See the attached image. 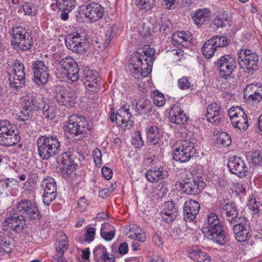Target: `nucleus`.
I'll list each match as a JSON object with an SVG mask.
<instances>
[{
    "label": "nucleus",
    "instance_id": "052dcab7",
    "mask_svg": "<svg viewBox=\"0 0 262 262\" xmlns=\"http://www.w3.org/2000/svg\"><path fill=\"white\" fill-rule=\"evenodd\" d=\"M95 233L96 229L95 228L90 227L87 228L84 236V241L88 243L92 242L94 239Z\"/></svg>",
    "mask_w": 262,
    "mask_h": 262
},
{
    "label": "nucleus",
    "instance_id": "69168bd1",
    "mask_svg": "<svg viewBox=\"0 0 262 262\" xmlns=\"http://www.w3.org/2000/svg\"><path fill=\"white\" fill-rule=\"evenodd\" d=\"M88 205V200L84 196L80 198L78 201V208L81 211H84Z\"/></svg>",
    "mask_w": 262,
    "mask_h": 262
},
{
    "label": "nucleus",
    "instance_id": "72a5a7b5",
    "mask_svg": "<svg viewBox=\"0 0 262 262\" xmlns=\"http://www.w3.org/2000/svg\"><path fill=\"white\" fill-rule=\"evenodd\" d=\"M210 16V11L209 9H198L192 15L194 24L197 25H202L207 21Z\"/></svg>",
    "mask_w": 262,
    "mask_h": 262
},
{
    "label": "nucleus",
    "instance_id": "423d86ee",
    "mask_svg": "<svg viewBox=\"0 0 262 262\" xmlns=\"http://www.w3.org/2000/svg\"><path fill=\"white\" fill-rule=\"evenodd\" d=\"M87 34L84 29L77 28L76 31L68 34L65 38L67 47L78 54L84 53L86 51Z\"/></svg>",
    "mask_w": 262,
    "mask_h": 262
},
{
    "label": "nucleus",
    "instance_id": "aec40b11",
    "mask_svg": "<svg viewBox=\"0 0 262 262\" xmlns=\"http://www.w3.org/2000/svg\"><path fill=\"white\" fill-rule=\"evenodd\" d=\"M137 61L134 64V73H140L144 77H147L152 71V63L148 60V57L141 52H137Z\"/></svg>",
    "mask_w": 262,
    "mask_h": 262
},
{
    "label": "nucleus",
    "instance_id": "6e6d98bb",
    "mask_svg": "<svg viewBox=\"0 0 262 262\" xmlns=\"http://www.w3.org/2000/svg\"><path fill=\"white\" fill-rule=\"evenodd\" d=\"M136 135L132 140V143L137 148L142 147L144 145V142L141 137L140 131L136 132Z\"/></svg>",
    "mask_w": 262,
    "mask_h": 262
},
{
    "label": "nucleus",
    "instance_id": "f8f14e48",
    "mask_svg": "<svg viewBox=\"0 0 262 262\" xmlns=\"http://www.w3.org/2000/svg\"><path fill=\"white\" fill-rule=\"evenodd\" d=\"M91 127L84 117L75 115L69 117L67 125V130L70 134L78 136L87 134L91 131Z\"/></svg>",
    "mask_w": 262,
    "mask_h": 262
},
{
    "label": "nucleus",
    "instance_id": "603ef678",
    "mask_svg": "<svg viewBox=\"0 0 262 262\" xmlns=\"http://www.w3.org/2000/svg\"><path fill=\"white\" fill-rule=\"evenodd\" d=\"M56 192L44 191L42 195V201L44 204L49 206L56 198Z\"/></svg>",
    "mask_w": 262,
    "mask_h": 262
},
{
    "label": "nucleus",
    "instance_id": "7ed1b4c3",
    "mask_svg": "<svg viewBox=\"0 0 262 262\" xmlns=\"http://www.w3.org/2000/svg\"><path fill=\"white\" fill-rule=\"evenodd\" d=\"M36 144L38 154L44 160H49L61 151L60 142L54 135L40 136Z\"/></svg>",
    "mask_w": 262,
    "mask_h": 262
},
{
    "label": "nucleus",
    "instance_id": "37998d69",
    "mask_svg": "<svg viewBox=\"0 0 262 262\" xmlns=\"http://www.w3.org/2000/svg\"><path fill=\"white\" fill-rule=\"evenodd\" d=\"M8 71V75H14L15 74H24L25 73V67L23 63L19 60H15L11 65H9Z\"/></svg>",
    "mask_w": 262,
    "mask_h": 262
},
{
    "label": "nucleus",
    "instance_id": "a211bd4d",
    "mask_svg": "<svg viewBox=\"0 0 262 262\" xmlns=\"http://www.w3.org/2000/svg\"><path fill=\"white\" fill-rule=\"evenodd\" d=\"M59 64L66 71V77L69 82H76L79 79V67L72 58L67 57L61 59Z\"/></svg>",
    "mask_w": 262,
    "mask_h": 262
},
{
    "label": "nucleus",
    "instance_id": "2eb2a0df",
    "mask_svg": "<svg viewBox=\"0 0 262 262\" xmlns=\"http://www.w3.org/2000/svg\"><path fill=\"white\" fill-rule=\"evenodd\" d=\"M16 208L20 213L26 214L30 221H38L41 217L36 203L23 199L17 203Z\"/></svg>",
    "mask_w": 262,
    "mask_h": 262
},
{
    "label": "nucleus",
    "instance_id": "c756f323",
    "mask_svg": "<svg viewBox=\"0 0 262 262\" xmlns=\"http://www.w3.org/2000/svg\"><path fill=\"white\" fill-rule=\"evenodd\" d=\"M168 176V172L162 167H152L145 173L147 180L152 183L166 178Z\"/></svg>",
    "mask_w": 262,
    "mask_h": 262
},
{
    "label": "nucleus",
    "instance_id": "9d476101",
    "mask_svg": "<svg viewBox=\"0 0 262 262\" xmlns=\"http://www.w3.org/2000/svg\"><path fill=\"white\" fill-rule=\"evenodd\" d=\"M75 92L70 88H64L60 85L55 88L53 98L57 103L67 107L74 106L76 103Z\"/></svg>",
    "mask_w": 262,
    "mask_h": 262
},
{
    "label": "nucleus",
    "instance_id": "7c9ffc66",
    "mask_svg": "<svg viewBox=\"0 0 262 262\" xmlns=\"http://www.w3.org/2000/svg\"><path fill=\"white\" fill-rule=\"evenodd\" d=\"M136 112L140 115H149L154 111L151 102L145 98L139 99L136 105Z\"/></svg>",
    "mask_w": 262,
    "mask_h": 262
},
{
    "label": "nucleus",
    "instance_id": "f704fd0d",
    "mask_svg": "<svg viewBox=\"0 0 262 262\" xmlns=\"http://www.w3.org/2000/svg\"><path fill=\"white\" fill-rule=\"evenodd\" d=\"M244 92L246 94H249V98L253 101H259L262 99V86H257L252 83L246 86Z\"/></svg>",
    "mask_w": 262,
    "mask_h": 262
},
{
    "label": "nucleus",
    "instance_id": "4be33fe9",
    "mask_svg": "<svg viewBox=\"0 0 262 262\" xmlns=\"http://www.w3.org/2000/svg\"><path fill=\"white\" fill-rule=\"evenodd\" d=\"M228 167L231 172L241 177L246 176V173L248 171V168L244 160L237 156L230 157Z\"/></svg>",
    "mask_w": 262,
    "mask_h": 262
},
{
    "label": "nucleus",
    "instance_id": "de8ad7c7",
    "mask_svg": "<svg viewBox=\"0 0 262 262\" xmlns=\"http://www.w3.org/2000/svg\"><path fill=\"white\" fill-rule=\"evenodd\" d=\"M135 1L140 9L149 10L155 6L156 0H135Z\"/></svg>",
    "mask_w": 262,
    "mask_h": 262
},
{
    "label": "nucleus",
    "instance_id": "c85d7f7f",
    "mask_svg": "<svg viewBox=\"0 0 262 262\" xmlns=\"http://www.w3.org/2000/svg\"><path fill=\"white\" fill-rule=\"evenodd\" d=\"M177 207L173 201H168L165 203L163 211L161 212L163 220L169 223L174 221L177 215Z\"/></svg>",
    "mask_w": 262,
    "mask_h": 262
},
{
    "label": "nucleus",
    "instance_id": "a878e982",
    "mask_svg": "<svg viewBox=\"0 0 262 262\" xmlns=\"http://www.w3.org/2000/svg\"><path fill=\"white\" fill-rule=\"evenodd\" d=\"M222 111L220 104L212 103L207 106L206 118L207 120L214 125H218L221 120Z\"/></svg>",
    "mask_w": 262,
    "mask_h": 262
},
{
    "label": "nucleus",
    "instance_id": "412c9836",
    "mask_svg": "<svg viewBox=\"0 0 262 262\" xmlns=\"http://www.w3.org/2000/svg\"><path fill=\"white\" fill-rule=\"evenodd\" d=\"M96 71L85 69L83 71V81L86 88L91 92L96 93L99 90L100 78L97 76Z\"/></svg>",
    "mask_w": 262,
    "mask_h": 262
},
{
    "label": "nucleus",
    "instance_id": "3c124183",
    "mask_svg": "<svg viewBox=\"0 0 262 262\" xmlns=\"http://www.w3.org/2000/svg\"><path fill=\"white\" fill-rule=\"evenodd\" d=\"M153 100L154 104L157 106H162L165 103L164 95L157 90L153 92Z\"/></svg>",
    "mask_w": 262,
    "mask_h": 262
},
{
    "label": "nucleus",
    "instance_id": "ddd939ff",
    "mask_svg": "<svg viewBox=\"0 0 262 262\" xmlns=\"http://www.w3.org/2000/svg\"><path fill=\"white\" fill-rule=\"evenodd\" d=\"M214 64L219 71L220 76L225 79H228L237 67L235 59L229 55L222 56Z\"/></svg>",
    "mask_w": 262,
    "mask_h": 262
},
{
    "label": "nucleus",
    "instance_id": "bb28decb",
    "mask_svg": "<svg viewBox=\"0 0 262 262\" xmlns=\"http://www.w3.org/2000/svg\"><path fill=\"white\" fill-rule=\"evenodd\" d=\"M23 107L31 112L37 111L41 108L43 105V100L37 98L33 93H27L23 97Z\"/></svg>",
    "mask_w": 262,
    "mask_h": 262
},
{
    "label": "nucleus",
    "instance_id": "393cba45",
    "mask_svg": "<svg viewBox=\"0 0 262 262\" xmlns=\"http://www.w3.org/2000/svg\"><path fill=\"white\" fill-rule=\"evenodd\" d=\"M183 209L184 220L187 222H191L196 218L200 206L197 201L190 200L185 202Z\"/></svg>",
    "mask_w": 262,
    "mask_h": 262
},
{
    "label": "nucleus",
    "instance_id": "9b49d317",
    "mask_svg": "<svg viewBox=\"0 0 262 262\" xmlns=\"http://www.w3.org/2000/svg\"><path fill=\"white\" fill-rule=\"evenodd\" d=\"M237 62L241 67L245 66L250 72L258 69L259 57L257 54L251 50L242 49L237 52Z\"/></svg>",
    "mask_w": 262,
    "mask_h": 262
},
{
    "label": "nucleus",
    "instance_id": "e2e57ef3",
    "mask_svg": "<svg viewBox=\"0 0 262 262\" xmlns=\"http://www.w3.org/2000/svg\"><path fill=\"white\" fill-rule=\"evenodd\" d=\"M213 39L214 41L216 40L217 44H219L216 45L218 48L224 47L228 45V39L225 36H215L213 37Z\"/></svg>",
    "mask_w": 262,
    "mask_h": 262
},
{
    "label": "nucleus",
    "instance_id": "4d7b16f0",
    "mask_svg": "<svg viewBox=\"0 0 262 262\" xmlns=\"http://www.w3.org/2000/svg\"><path fill=\"white\" fill-rule=\"evenodd\" d=\"M178 86L182 90L188 89L191 86L189 78L187 76H183L179 79L178 81Z\"/></svg>",
    "mask_w": 262,
    "mask_h": 262
},
{
    "label": "nucleus",
    "instance_id": "680f3d73",
    "mask_svg": "<svg viewBox=\"0 0 262 262\" xmlns=\"http://www.w3.org/2000/svg\"><path fill=\"white\" fill-rule=\"evenodd\" d=\"M259 203L256 201L255 197H252L248 202V207L250 210L254 212V214H258Z\"/></svg>",
    "mask_w": 262,
    "mask_h": 262
},
{
    "label": "nucleus",
    "instance_id": "20e7f679",
    "mask_svg": "<svg viewBox=\"0 0 262 262\" xmlns=\"http://www.w3.org/2000/svg\"><path fill=\"white\" fill-rule=\"evenodd\" d=\"M20 140L19 131L7 120H0V145L12 146Z\"/></svg>",
    "mask_w": 262,
    "mask_h": 262
},
{
    "label": "nucleus",
    "instance_id": "6ab92c4d",
    "mask_svg": "<svg viewBox=\"0 0 262 262\" xmlns=\"http://www.w3.org/2000/svg\"><path fill=\"white\" fill-rule=\"evenodd\" d=\"M34 73V81L38 85L46 84L50 77L49 69L41 60H37L32 64Z\"/></svg>",
    "mask_w": 262,
    "mask_h": 262
},
{
    "label": "nucleus",
    "instance_id": "f03ea898",
    "mask_svg": "<svg viewBox=\"0 0 262 262\" xmlns=\"http://www.w3.org/2000/svg\"><path fill=\"white\" fill-rule=\"evenodd\" d=\"M202 231L207 238L221 245L225 244V235L223 227L215 213L210 212L208 214L202 226Z\"/></svg>",
    "mask_w": 262,
    "mask_h": 262
},
{
    "label": "nucleus",
    "instance_id": "bf43d9fd",
    "mask_svg": "<svg viewBox=\"0 0 262 262\" xmlns=\"http://www.w3.org/2000/svg\"><path fill=\"white\" fill-rule=\"evenodd\" d=\"M105 224H102L100 231V234L102 238L106 241H111L115 237V230H111L108 232H106L104 230V226Z\"/></svg>",
    "mask_w": 262,
    "mask_h": 262
},
{
    "label": "nucleus",
    "instance_id": "dca6fc26",
    "mask_svg": "<svg viewBox=\"0 0 262 262\" xmlns=\"http://www.w3.org/2000/svg\"><path fill=\"white\" fill-rule=\"evenodd\" d=\"M57 162L61 163L62 166L61 168V172L65 178H73V175L76 177L78 176L75 171L78 165L71 157L69 152H63L60 154L57 158Z\"/></svg>",
    "mask_w": 262,
    "mask_h": 262
},
{
    "label": "nucleus",
    "instance_id": "0e129e2a",
    "mask_svg": "<svg viewBox=\"0 0 262 262\" xmlns=\"http://www.w3.org/2000/svg\"><path fill=\"white\" fill-rule=\"evenodd\" d=\"M68 245L66 241H60L56 247L57 252L58 253H62L64 254V253L67 251L68 249Z\"/></svg>",
    "mask_w": 262,
    "mask_h": 262
},
{
    "label": "nucleus",
    "instance_id": "ea45409f",
    "mask_svg": "<svg viewBox=\"0 0 262 262\" xmlns=\"http://www.w3.org/2000/svg\"><path fill=\"white\" fill-rule=\"evenodd\" d=\"M246 157L251 166L253 167L262 166V157L259 151H250L247 154Z\"/></svg>",
    "mask_w": 262,
    "mask_h": 262
},
{
    "label": "nucleus",
    "instance_id": "f257e3e1",
    "mask_svg": "<svg viewBox=\"0 0 262 262\" xmlns=\"http://www.w3.org/2000/svg\"><path fill=\"white\" fill-rule=\"evenodd\" d=\"M26 225L24 215L12 209L6 214L2 223L3 235H0V253L9 254L12 251L10 238H14L23 232Z\"/></svg>",
    "mask_w": 262,
    "mask_h": 262
},
{
    "label": "nucleus",
    "instance_id": "8fccbe9b",
    "mask_svg": "<svg viewBox=\"0 0 262 262\" xmlns=\"http://www.w3.org/2000/svg\"><path fill=\"white\" fill-rule=\"evenodd\" d=\"M106 248L102 245H99L96 247L93 250L95 260L98 262L103 255L106 254Z\"/></svg>",
    "mask_w": 262,
    "mask_h": 262
},
{
    "label": "nucleus",
    "instance_id": "58836bf2",
    "mask_svg": "<svg viewBox=\"0 0 262 262\" xmlns=\"http://www.w3.org/2000/svg\"><path fill=\"white\" fill-rule=\"evenodd\" d=\"M190 257L197 262H210V257L204 252L197 248L190 250Z\"/></svg>",
    "mask_w": 262,
    "mask_h": 262
},
{
    "label": "nucleus",
    "instance_id": "2f4dec72",
    "mask_svg": "<svg viewBox=\"0 0 262 262\" xmlns=\"http://www.w3.org/2000/svg\"><path fill=\"white\" fill-rule=\"evenodd\" d=\"M118 125L122 127H126L127 124L130 126L132 125L131 121L132 115L129 112V109L125 107V105L122 106L118 111Z\"/></svg>",
    "mask_w": 262,
    "mask_h": 262
},
{
    "label": "nucleus",
    "instance_id": "4468645a",
    "mask_svg": "<svg viewBox=\"0 0 262 262\" xmlns=\"http://www.w3.org/2000/svg\"><path fill=\"white\" fill-rule=\"evenodd\" d=\"M231 124L237 130L244 131L249 127L247 116L243 110L239 107L230 108L228 112Z\"/></svg>",
    "mask_w": 262,
    "mask_h": 262
},
{
    "label": "nucleus",
    "instance_id": "a19ab883",
    "mask_svg": "<svg viewBox=\"0 0 262 262\" xmlns=\"http://www.w3.org/2000/svg\"><path fill=\"white\" fill-rule=\"evenodd\" d=\"M116 34V29L113 27H109L101 35V40L103 44V47L106 48L111 43Z\"/></svg>",
    "mask_w": 262,
    "mask_h": 262
},
{
    "label": "nucleus",
    "instance_id": "a18cd8bd",
    "mask_svg": "<svg viewBox=\"0 0 262 262\" xmlns=\"http://www.w3.org/2000/svg\"><path fill=\"white\" fill-rule=\"evenodd\" d=\"M58 5L59 10L72 11L75 7L76 2L75 0H55Z\"/></svg>",
    "mask_w": 262,
    "mask_h": 262
},
{
    "label": "nucleus",
    "instance_id": "49530a36",
    "mask_svg": "<svg viewBox=\"0 0 262 262\" xmlns=\"http://www.w3.org/2000/svg\"><path fill=\"white\" fill-rule=\"evenodd\" d=\"M231 142L230 136L225 132L220 133L216 139V143L219 146L227 147Z\"/></svg>",
    "mask_w": 262,
    "mask_h": 262
},
{
    "label": "nucleus",
    "instance_id": "c03bdc74",
    "mask_svg": "<svg viewBox=\"0 0 262 262\" xmlns=\"http://www.w3.org/2000/svg\"><path fill=\"white\" fill-rule=\"evenodd\" d=\"M41 186L44 189V191L56 192V183L55 179L51 177H47L42 180Z\"/></svg>",
    "mask_w": 262,
    "mask_h": 262
},
{
    "label": "nucleus",
    "instance_id": "0eeeda50",
    "mask_svg": "<svg viewBox=\"0 0 262 262\" xmlns=\"http://www.w3.org/2000/svg\"><path fill=\"white\" fill-rule=\"evenodd\" d=\"M83 15L91 22H96L104 15V8L98 3L92 2L85 5H82L76 12V17L79 22L83 21Z\"/></svg>",
    "mask_w": 262,
    "mask_h": 262
},
{
    "label": "nucleus",
    "instance_id": "cd10ccee",
    "mask_svg": "<svg viewBox=\"0 0 262 262\" xmlns=\"http://www.w3.org/2000/svg\"><path fill=\"white\" fill-rule=\"evenodd\" d=\"M163 135L162 129L156 125L150 126L146 131L147 138L150 144L157 147H160L161 145Z\"/></svg>",
    "mask_w": 262,
    "mask_h": 262
},
{
    "label": "nucleus",
    "instance_id": "c9c22d12",
    "mask_svg": "<svg viewBox=\"0 0 262 262\" xmlns=\"http://www.w3.org/2000/svg\"><path fill=\"white\" fill-rule=\"evenodd\" d=\"M217 41H214L213 37L206 41L202 47V52L206 58H211L214 54L217 48Z\"/></svg>",
    "mask_w": 262,
    "mask_h": 262
},
{
    "label": "nucleus",
    "instance_id": "5701e85b",
    "mask_svg": "<svg viewBox=\"0 0 262 262\" xmlns=\"http://www.w3.org/2000/svg\"><path fill=\"white\" fill-rule=\"evenodd\" d=\"M169 118L172 123L183 125L187 122L189 117L181 108L180 104L177 103L171 108L169 112Z\"/></svg>",
    "mask_w": 262,
    "mask_h": 262
},
{
    "label": "nucleus",
    "instance_id": "864d4df0",
    "mask_svg": "<svg viewBox=\"0 0 262 262\" xmlns=\"http://www.w3.org/2000/svg\"><path fill=\"white\" fill-rule=\"evenodd\" d=\"M25 15L34 16L36 14V10L34 5L31 3H25L21 6Z\"/></svg>",
    "mask_w": 262,
    "mask_h": 262
},
{
    "label": "nucleus",
    "instance_id": "f3484780",
    "mask_svg": "<svg viewBox=\"0 0 262 262\" xmlns=\"http://www.w3.org/2000/svg\"><path fill=\"white\" fill-rule=\"evenodd\" d=\"M235 223L233 231L236 239L239 242L248 241L252 234L248 220L245 217L241 216Z\"/></svg>",
    "mask_w": 262,
    "mask_h": 262
},
{
    "label": "nucleus",
    "instance_id": "e433bc0d",
    "mask_svg": "<svg viewBox=\"0 0 262 262\" xmlns=\"http://www.w3.org/2000/svg\"><path fill=\"white\" fill-rule=\"evenodd\" d=\"M231 22L230 17L226 12L217 14L214 18L213 24L217 28H224L230 26Z\"/></svg>",
    "mask_w": 262,
    "mask_h": 262
},
{
    "label": "nucleus",
    "instance_id": "5fc2aeb1",
    "mask_svg": "<svg viewBox=\"0 0 262 262\" xmlns=\"http://www.w3.org/2000/svg\"><path fill=\"white\" fill-rule=\"evenodd\" d=\"M141 53L148 57V60L150 62H153L155 60V50L151 48L149 45H145L142 50Z\"/></svg>",
    "mask_w": 262,
    "mask_h": 262
},
{
    "label": "nucleus",
    "instance_id": "4c0bfd02",
    "mask_svg": "<svg viewBox=\"0 0 262 262\" xmlns=\"http://www.w3.org/2000/svg\"><path fill=\"white\" fill-rule=\"evenodd\" d=\"M8 81L10 86L15 90H18L22 88L25 83V75L15 74L8 75Z\"/></svg>",
    "mask_w": 262,
    "mask_h": 262
},
{
    "label": "nucleus",
    "instance_id": "1a4fd4ad",
    "mask_svg": "<svg viewBox=\"0 0 262 262\" xmlns=\"http://www.w3.org/2000/svg\"><path fill=\"white\" fill-rule=\"evenodd\" d=\"M176 185H178L182 193L188 195H196L203 190L206 184L201 178L186 177L182 181L177 182Z\"/></svg>",
    "mask_w": 262,
    "mask_h": 262
},
{
    "label": "nucleus",
    "instance_id": "774afa93",
    "mask_svg": "<svg viewBox=\"0 0 262 262\" xmlns=\"http://www.w3.org/2000/svg\"><path fill=\"white\" fill-rule=\"evenodd\" d=\"M101 260L104 262H115V258L114 255L110 254L107 251H106V254L103 255Z\"/></svg>",
    "mask_w": 262,
    "mask_h": 262
},
{
    "label": "nucleus",
    "instance_id": "79ce46f5",
    "mask_svg": "<svg viewBox=\"0 0 262 262\" xmlns=\"http://www.w3.org/2000/svg\"><path fill=\"white\" fill-rule=\"evenodd\" d=\"M41 108L45 118L52 120L55 117L57 107L53 103H46L43 101V105Z\"/></svg>",
    "mask_w": 262,
    "mask_h": 262
},
{
    "label": "nucleus",
    "instance_id": "39448f33",
    "mask_svg": "<svg viewBox=\"0 0 262 262\" xmlns=\"http://www.w3.org/2000/svg\"><path fill=\"white\" fill-rule=\"evenodd\" d=\"M12 38L11 45L23 51L30 49L33 45L32 37L30 33L21 26H15L9 31Z\"/></svg>",
    "mask_w": 262,
    "mask_h": 262
},
{
    "label": "nucleus",
    "instance_id": "338daca9",
    "mask_svg": "<svg viewBox=\"0 0 262 262\" xmlns=\"http://www.w3.org/2000/svg\"><path fill=\"white\" fill-rule=\"evenodd\" d=\"M101 171L105 179L108 180L112 178L113 176V171L111 168L104 166L102 168Z\"/></svg>",
    "mask_w": 262,
    "mask_h": 262
},
{
    "label": "nucleus",
    "instance_id": "13d9d810",
    "mask_svg": "<svg viewBox=\"0 0 262 262\" xmlns=\"http://www.w3.org/2000/svg\"><path fill=\"white\" fill-rule=\"evenodd\" d=\"M36 186V182L34 178L29 177L24 183L23 188L25 191L33 192Z\"/></svg>",
    "mask_w": 262,
    "mask_h": 262
},
{
    "label": "nucleus",
    "instance_id": "473e14b6",
    "mask_svg": "<svg viewBox=\"0 0 262 262\" xmlns=\"http://www.w3.org/2000/svg\"><path fill=\"white\" fill-rule=\"evenodd\" d=\"M17 184V180L13 178H5L0 180V195L8 196L14 186Z\"/></svg>",
    "mask_w": 262,
    "mask_h": 262
},
{
    "label": "nucleus",
    "instance_id": "6e6552de",
    "mask_svg": "<svg viewBox=\"0 0 262 262\" xmlns=\"http://www.w3.org/2000/svg\"><path fill=\"white\" fill-rule=\"evenodd\" d=\"M196 153L193 142L190 140H180L174 145L173 159L181 162H186L190 160Z\"/></svg>",
    "mask_w": 262,
    "mask_h": 262
},
{
    "label": "nucleus",
    "instance_id": "09e8293b",
    "mask_svg": "<svg viewBox=\"0 0 262 262\" xmlns=\"http://www.w3.org/2000/svg\"><path fill=\"white\" fill-rule=\"evenodd\" d=\"M32 116V112L24 107L23 110L16 114V118L19 121L25 122V121L29 120Z\"/></svg>",
    "mask_w": 262,
    "mask_h": 262
},
{
    "label": "nucleus",
    "instance_id": "b1692460",
    "mask_svg": "<svg viewBox=\"0 0 262 262\" xmlns=\"http://www.w3.org/2000/svg\"><path fill=\"white\" fill-rule=\"evenodd\" d=\"M221 209L223 213L226 215V219L231 224L235 223L239 220L238 213L237 207L234 203L225 201L222 204Z\"/></svg>",
    "mask_w": 262,
    "mask_h": 262
}]
</instances>
